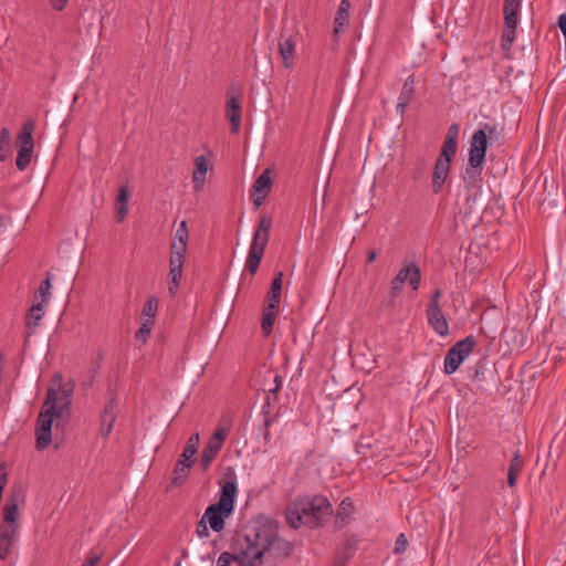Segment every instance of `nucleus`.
Wrapping results in <instances>:
<instances>
[{
	"label": "nucleus",
	"mask_w": 566,
	"mask_h": 566,
	"mask_svg": "<svg viewBox=\"0 0 566 566\" xmlns=\"http://www.w3.org/2000/svg\"><path fill=\"white\" fill-rule=\"evenodd\" d=\"M7 483V469L4 464H0V499L2 497V491Z\"/></svg>",
	"instance_id": "603ef678"
},
{
	"label": "nucleus",
	"mask_w": 566,
	"mask_h": 566,
	"mask_svg": "<svg viewBox=\"0 0 566 566\" xmlns=\"http://www.w3.org/2000/svg\"><path fill=\"white\" fill-rule=\"evenodd\" d=\"M192 467V463L178 459L176 467L174 469L172 482L174 484H182L189 474V469Z\"/></svg>",
	"instance_id": "a878e982"
},
{
	"label": "nucleus",
	"mask_w": 566,
	"mask_h": 566,
	"mask_svg": "<svg viewBox=\"0 0 566 566\" xmlns=\"http://www.w3.org/2000/svg\"><path fill=\"white\" fill-rule=\"evenodd\" d=\"M153 325H154L153 321L145 319L142 323V326L139 327V329L135 334L136 340L145 343L151 333Z\"/></svg>",
	"instance_id": "e433bc0d"
},
{
	"label": "nucleus",
	"mask_w": 566,
	"mask_h": 566,
	"mask_svg": "<svg viewBox=\"0 0 566 566\" xmlns=\"http://www.w3.org/2000/svg\"><path fill=\"white\" fill-rule=\"evenodd\" d=\"M188 238H189V232H188L187 222L185 220H182L179 223L178 228L176 229L174 240L188 242Z\"/></svg>",
	"instance_id": "a19ab883"
},
{
	"label": "nucleus",
	"mask_w": 566,
	"mask_h": 566,
	"mask_svg": "<svg viewBox=\"0 0 566 566\" xmlns=\"http://www.w3.org/2000/svg\"><path fill=\"white\" fill-rule=\"evenodd\" d=\"M522 471V459L518 452L514 453L507 472V484L513 488L516 483L517 476Z\"/></svg>",
	"instance_id": "bb28decb"
},
{
	"label": "nucleus",
	"mask_w": 566,
	"mask_h": 566,
	"mask_svg": "<svg viewBox=\"0 0 566 566\" xmlns=\"http://www.w3.org/2000/svg\"><path fill=\"white\" fill-rule=\"evenodd\" d=\"M12 544L1 543L0 542V558L7 559L9 554L11 553Z\"/></svg>",
	"instance_id": "864d4df0"
},
{
	"label": "nucleus",
	"mask_w": 566,
	"mask_h": 566,
	"mask_svg": "<svg viewBox=\"0 0 566 566\" xmlns=\"http://www.w3.org/2000/svg\"><path fill=\"white\" fill-rule=\"evenodd\" d=\"M117 418L116 394L109 391L106 396V403L99 415V434L107 438Z\"/></svg>",
	"instance_id": "9d476101"
},
{
	"label": "nucleus",
	"mask_w": 566,
	"mask_h": 566,
	"mask_svg": "<svg viewBox=\"0 0 566 566\" xmlns=\"http://www.w3.org/2000/svg\"><path fill=\"white\" fill-rule=\"evenodd\" d=\"M423 167H424V163L419 164L418 171H419V172H421V171H422V169H423Z\"/></svg>",
	"instance_id": "bf43d9fd"
},
{
	"label": "nucleus",
	"mask_w": 566,
	"mask_h": 566,
	"mask_svg": "<svg viewBox=\"0 0 566 566\" xmlns=\"http://www.w3.org/2000/svg\"><path fill=\"white\" fill-rule=\"evenodd\" d=\"M285 517L292 528H298L301 525L308 526V515L304 514L303 504L300 499L293 501L286 509Z\"/></svg>",
	"instance_id": "2eb2a0df"
},
{
	"label": "nucleus",
	"mask_w": 566,
	"mask_h": 566,
	"mask_svg": "<svg viewBox=\"0 0 566 566\" xmlns=\"http://www.w3.org/2000/svg\"><path fill=\"white\" fill-rule=\"evenodd\" d=\"M441 296H442V291L440 289L434 290L432 295L430 296V300H429L426 308L441 307L440 306Z\"/></svg>",
	"instance_id": "de8ad7c7"
},
{
	"label": "nucleus",
	"mask_w": 566,
	"mask_h": 566,
	"mask_svg": "<svg viewBox=\"0 0 566 566\" xmlns=\"http://www.w3.org/2000/svg\"><path fill=\"white\" fill-rule=\"evenodd\" d=\"M128 213V205H117L116 217L117 221L122 222Z\"/></svg>",
	"instance_id": "3c124183"
},
{
	"label": "nucleus",
	"mask_w": 566,
	"mask_h": 566,
	"mask_svg": "<svg viewBox=\"0 0 566 566\" xmlns=\"http://www.w3.org/2000/svg\"><path fill=\"white\" fill-rule=\"evenodd\" d=\"M227 436L228 430L224 427H218L213 434L209 438L207 446L202 450L200 457V465L203 470L208 469L212 461L217 458Z\"/></svg>",
	"instance_id": "1a4fd4ad"
},
{
	"label": "nucleus",
	"mask_w": 566,
	"mask_h": 566,
	"mask_svg": "<svg viewBox=\"0 0 566 566\" xmlns=\"http://www.w3.org/2000/svg\"><path fill=\"white\" fill-rule=\"evenodd\" d=\"M227 117L231 123V132L238 133L241 123V105L238 97L232 96L227 102Z\"/></svg>",
	"instance_id": "6ab92c4d"
},
{
	"label": "nucleus",
	"mask_w": 566,
	"mask_h": 566,
	"mask_svg": "<svg viewBox=\"0 0 566 566\" xmlns=\"http://www.w3.org/2000/svg\"><path fill=\"white\" fill-rule=\"evenodd\" d=\"M280 55L283 60L284 67L289 69L293 65L295 55V43L291 38L281 39L279 42Z\"/></svg>",
	"instance_id": "b1692460"
},
{
	"label": "nucleus",
	"mask_w": 566,
	"mask_h": 566,
	"mask_svg": "<svg viewBox=\"0 0 566 566\" xmlns=\"http://www.w3.org/2000/svg\"><path fill=\"white\" fill-rule=\"evenodd\" d=\"M18 524H7L0 527V542L12 544L14 543L17 535Z\"/></svg>",
	"instance_id": "473e14b6"
},
{
	"label": "nucleus",
	"mask_w": 566,
	"mask_h": 566,
	"mask_svg": "<svg viewBox=\"0 0 566 566\" xmlns=\"http://www.w3.org/2000/svg\"><path fill=\"white\" fill-rule=\"evenodd\" d=\"M415 86H416V77L413 74H411L405 80L402 88L400 91L397 106H396V112L398 114L403 115L406 107L408 106V104L410 103V101L412 99V97L415 95V91H416Z\"/></svg>",
	"instance_id": "f3484780"
},
{
	"label": "nucleus",
	"mask_w": 566,
	"mask_h": 566,
	"mask_svg": "<svg viewBox=\"0 0 566 566\" xmlns=\"http://www.w3.org/2000/svg\"><path fill=\"white\" fill-rule=\"evenodd\" d=\"M356 551L355 542L354 541H347L344 546V553L343 558L340 559V556H337L335 559V566H344L346 560L350 558Z\"/></svg>",
	"instance_id": "4c0bfd02"
},
{
	"label": "nucleus",
	"mask_w": 566,
	"mask_h": 566,
	"mask_svg": "<svg viewBox=\"0 0 566 566\" xmlns=\"http://www.w3.org/2000/svg\"><path fill=\"white\" fill-rule=\"evenodd\" d=\"M274 384L275 386L273 388H270L269 389V394L266 395V405H270V401H271V396H273L274 400L276 399V392L280 390V388L282 387V384H283V378L279 375H276L274 377Z\"/></svg>",
	"instance_id": "a18cd8bd"
},
{
	"label": "nucleus",
	"mask_w": 566,
	"mask_h": 566,
	"mask_svg": "<svg viewBox=\"0 0 566 566\" xmlns=\"http://www.w3.org/2000/svg\"><path fill=\"white\" fill-rule=\"evenodd\" d=\"M129 192L125 186L120 187L117 195L118 205H128Z\"/></svg>",
	"instance_id": "8fccbe9b"
},
{
	"label": "nucleus",
	"mask_w": 566,
	"mask_h": 566,
	"mask_svg": "<svg viewBox=\"0 0 566 566\" xmlns=\"http://www.w3.org/2000/svg\"><path fill=\"white\" fill-rule=\"evenodd\" d=\"M212 169V164L203 155L195 158V169L192 172L193 189L199 192L203 189L207 178V172Z\"/></svg>",
	"instance_id": "ddd939ff"
},
{
	"label": "nucleus",
	"mask_w": 566,
	"mask_h": 566,
	"mask_svg": "<svg viewBox=\"0 0 566 566\" xmlns=\"http://www.w3.org/2000/svg\"><path fill=\"white\" fill-rule=\"evenodd\" d=\"M350 1L342 0L334 20V34L338 35L349 23Z\"/></svg>",
	"instance_id": "aec40b11"
},
{
	"label": "nucleus",
	"mask_w": 566,
	"mask_h": 566,
	"mask_svg": "<svg viewBox=\"0 0 566 566\" xmlns=\"http://www.w3.org/2000/svg\"><path fill=\"white\" fill-rule=\"evenodd\" d=\"M46 303L38 301L34 303L31 308L29 310V318H28V325L31 326H38L39 322L44 316V306Z\"/></svg>",
	"instance_id": "c85d7f7f"
},
{
	"label": "nucleus",
	"mask_w": 566,
	"mask_h": 566,
	"mask_svg": "<svg viewBox=\"0 0 566 566\" xmlns=\"http://www.w3.org/2000/svg\"><path fill=\"white\" fill-rule=\"evenodd\" d=\"M237 492L238 486L235 479L224 481V483L221 484L219 501L216 504L233 512Z\"/></svg>",
	"instance_id": "dca6fc26"
},
{
	"label": "nucleus",
	"mask_w": 566,
	"mask_h": 566,
	"mask_svg": "<svg viewBox=\"0 0 566 566\" xmlns=\"http://www.w3.org/2000/svg\"><path fill=\"white\" fill-rule=\"evenodd\" d=\"M269 426H270V422H269V420H266V421H265V427H266V429L269 428Z\"/></svg>",
	"instance_id": "052dcab7"
},
{
	"label": "nucleus",
	"mask_w": 566,
	"mask_h": 566,
	"mask_svg": "<svg viewBox=\"0 0 566 566\" xmlns=\"http://www.w3.org/2000/svg\"><path fill=\"white\" fill-rule=\"evenodd\" d=\"M196 534L199 538L209 537V524L202 517L199 520L196 526Z\"/></svg>",
	"instance_id": "c03bdc74"
},
{
	"label": "nucleus",
	"mask_w": 566,
	"mask_h": 566,
	"mask_svg": "<svg viewBox=\"0 0 566 566\" xmlns=\"http://www.w3.org/2000/svg\"><path fill=\"white\" fill-rule=\"evenodd\" d=\"M497 137L496 126L488 123L483 124L481 128L476 129L471 139L469 148L470 161L480 164L485 163V156L488 150V139Z\"/></svg>",
	"instance_id": "39448f33"
},
{
	"label": "nucleus",
	"mask_w": 566,
	"mask_h": 566,
	"mask_svg": "<svg viewBox=\"0 0 566 566\" xmlns=\"http://www.w3.org/2000/svg\"><path fill=\"white\" fill-rule=\"evenodd\" d=\"M71 389L60 387V389L50 388L48 391L46 400L40 411L36 421L35 447L38 450H44L52 441V423L54 416L62 413V408H67L70 405Z\"/></svg>",
	"instance_id": "f03ea898"
},
{
	"label": "nucleus",
	"mask_w": 566,
	"mask_h": 566,
	"mask_svg": "<svg viewBox=\"0 0 566 566\" xmlns=\"http://www.w3.org/2000/svg\"><path fill=\"white\" fill-rule=\"evenodd\" d=\"M10 147V130L7 127H3L0 132V160H4L7 158V154Z\"/></svg>",
	"instance_id": "f704fd0d"
},
{
	"label": "nucleus",
	"mask_w": 566,
	"mask_h": 566,
	"mask_svg": "<svg viewBox=\"0 0 566 566\" xmlns=\"http://www.w3.org/2000/svg\"><path fill=\"white\" fill-rule=\"evenodd\" d=\"M505 27L502 33V42L503 46L511 45L515 39V30L517 25V21H504Z\"/></svg>",
	"instance_id": "72a5a7b5"
},
{
	"label": "nucleus",
	"mask_w": 566,
	"mask_h": 566,
	"mask_svg": "<svg viewBox=\"0 0 566 566\" xmlns=\"http://www.w3.org/2000/svg\"><path fill=\"white\" fill-rule=\"evenodd\" d=\"M33 149L18 148V155L15 159L17 168L23 171L32 160Z\"/></svg>",
	"instance_id": "2f4dec72"
},
{
	"label": "nucleus",
	"mask_w": 566,
	"mask_h": 566,
	"mask_svg": "<svg viewBox=\"0 0 566 566\" xmlns=\"http://www.w3.org/2000/svg\"><path fill=\"white\" fill-rule=\"evenodd\" d=\"M458 148V140H454L452 137H446L442 150L440 156L438 157L439 160H446L447 163L451 164L452 157L455 155Z\"/></svg>",
	"instance_id": "cd10ccee"
},
{
	"label": "nucleus",
	"mask_w": 566,
	"mask_h": 566,
	"mask_svg": "<svg viewBox=\"0 0 566 566\" xmlns=\"http://www.w3.org/2000/svg\"><path fill=\"white\" fill-rule=\"evenodd\" d=\"M458 133H459V126L457 124H453L450 126L447 137H452L454 140H457Z\"/></svg>",
	"instance_id": "4d7b16f0"
},
{
	"label": "nucleus",
	"mask_w": 566,
	"mask_h": 566,
	"mask_svg": "<svg viewBox=\"0 0 566 566\" xmlns=\"http://www.w3.org/2000/svg\"><path fill=\"white\" fill-rule=\"evenodd\" d=\"M20 494H13L3 506V518L8 524H17L19 517Z\"/></svg>",
	"instance_id": "4be33fe9"
},
{
	"label": "nucleus",
	"mask_w": 566,
	"mask_h": 566,
	"mask_svg": "<svg viewBox=\"0 0 566 566\" xmlns=\"http://www.w3.org/2000/svg\"><path fill=\"white\" fill-rule=\"evenodd\" d=\"M280 301H281V294L269 292L266 308L277 311Z\"/></svg>",
	"instance_id": "09e8293b"
},
{
	"label": "nucleus",
	"mask_w": 566,
	"mask_h": 566,
	"mask_svg": "<svg viewBox=\"0 0 566 566\" xmlns=\"http://www.w3.org/2000/svg\"><path fill=\"white\" fill-rule=\"evenodd\" d=\"M49 2L53 9L62 11L69 3V0H49Z\"/></svg>",
	"instance_id": "5fc2aeb1"
},
{
	"label": "nucleus",
	"mask_w": 566,
	"mask_h": 566,
	"mask_svg": "<svg viewBox=\"0 0 566 566\" xmlns=\"http://www.w3.org/2000/svg\"><path fill=\"white\" fill-rule=\"evenodd\" d=\"M158 308V301L155 297H149L143 307V316L145 319H150L154 322Z\"/></svg>",
	"instance_id": "c9c22d12"
},
{
	"label": "nucleus",
	"mask_w": 566,
	"mask_h": 566,
	"mask_svg": "<svg viewBox=\"0 0 566 566\" xmlns=\"http://www.w3.org/2000/svg\"><path fill=\"white\" fill-rule=\"evenodd\" d=\"M521 8V0L504 1V21H517V13Z\"/></svg>",
	"instance_id": "c756f323"
},
{
	"label": "nucleus",
	"mask_w": 566,
	"mask_h": 566,
	"mask_svg": "<svg viewBox=\"0 0 566 566\" xmlns=\"http://www.w3.org/2000/svg\"><path fill=\"white\" fill-rule=\"evenodd\" d=\"M187 243L188 242L174 240L170 245L168 291L171 296L177 293L180 285L185 256L187 253Z\"/></svg>",
	"instance_id": "20e7f679"
},
{
	"label": "nucleus",
	"mask_w": 566,
	"mask_h": 566,
	"mask_svg": "<svg viewBox=\"0 0 566 566\" xmlns=\"http://www.w3.org/2000/svg\"><path fill=\"white\" fill-rule=\"evenodd\" d=\"M232 514L231 511L223 509L222 506H219L218 504H211L209 505L203 515L202 518L208 522L209 527L216 532L220 533L224 530L226 526V520Z\"/></svg>",
	"instance_id": "9b49d317"
},
{
	"label": "nucleus",
	"mask_w": 566,
	"mask_h": 566,
	"mask_svg": "<svg viewBox=\"0 0 566 566\" xmlns=\"http://www.w3.org/2000/svg\"><path fill=\"white\" fill-rule=\"evenodd\" d=\"M406 283H408L413 291L419 290L421 283V272L416 263H406L398 271L390 283L391 293L394 295L399 294Z\"/></svg>",
	"instance_id": "6e6552de"
},
{
	"label": "nucleus",
	"mask_w": 566,
	"mask_h": 566,
	"mask_svg": "<svg viewBox=\"0 0 566 566\" xmlns=\"http://www.w3.org/2000/svg\"><path fill=\"white\" fill-rule=\"evenodd\" d=\"M235 546L239 548V566H262L266 555L283 557L292 552V544L280 537L277 523L266 516L250 523Z\"/></svg>",
	"instance_id": "f257e3e1"
},
{
	"label": "nucleus",
	"mask_w": 566,
	"mask_h": 566,
	"mask_svg": "<svg viewBox=\"0 0 566 566\" xmlns=\"http://www.w3.org/2000/svg\"><path fill=\"white\" fill-rule=\"evenodd\" d=\"M272 187L270 170H264L254 181L251 190V199L256 207L263 205Z\"/></svg>",
	"instance_id": "f8f14e48"
},
{
	"label": "nucleus",
	"mask_w": 566,
	"mask_h": 566,
	"mask_svg": "<svg viewBox=\"0 0 566 566\" xmlns=\"http://www.w3.org/2000/svg\"><path fill=\"white\" fill-rule=\"evenodd\" d=\"M101 560L99 555L95 554L92 555L86 563H84L82 566H96L98 562Z\"/></svg>",
	"instance_id": "6e6d98bb"
},
{
	"label": "nucleus",
	"mask_w": 566,
	"mask_h": 566,
	"mask_svg": "<svg viewBox=\"0 0 566 566\" xmlns=\"http://www.w3.org/2000/svg\"><path fill=\"white\" fill-rule=\"evenodd\" d=\"M426 316L428 324L440 337L449 335V323L441 307L426 308Z\"/></svg>",
	"instance_id": "4468645a"
},
{
	"label": "nucleus",
	"mask_w": 566,
	"mask_h": 566,
	"mask_svg": "<svg viewBox=\"0 0 566 566\" xmlns=\"http://www.w3.org/2000/svg\"><path fill=\"white\" fill-rule=\"evenodd\" d=\"M271 226V218L263 216L253 233L245 262V266L251 274H255L260 266L269 242Z\"/></svg>",
	"instance_id": "7ed1b4c3"
},
{
	"label": "nucleus",
	"mask_w": 566,
	"mask_h": 566,
	"mask_svg": "<svg viewBox=\"0 0 566 566\" xmlns=\"http://www.w3.org/2000/svg\"><path fill=\"white\" fill-rule=\"evenodd\" d=\"M475 345L473 336H467L463 339L458 340L448 350L444 361L443 371L447 375L454 374L465 358L470 356Z\"/></svg>",
	"instance_id": "423d86ee"
},
{
	"label": "nucleus",
	"mask_w": 566,
	"mask_h": 566,
	"mask_svg": "<svg viewBox=\"0 0 566 566\" xmlns=\"http://www.w3.org/2000/svg\"><path fill=\"white\" fill-rule=\"evenodd\" d=\"M408 545H409V543H408L406 535L403 533H400L396 538L394 553L397 555L405 553Z\"/></svg>",
	"instance_id": "79ce46f5"
},
{
	"label": "nucleus",
	"mask_w": 566,
	"mask_h": 566,
	"mask_svg": "<svg viewBox=\"0 0 566 566\" xmlns=\"http://www.w3.org/2000/svg\"><path fill=\"white\" fill-rule=\"evenodd\" d=\"M200 442V436L198 432L191 434V437L187 440L186 447L179 459L188 461L193 464L195 455L198 451Z\"/></svg>",
	"instance_id": "393cba45"
},
{
	"label": "nucleus",
	"mask_w": 566,
	"mask_h": 566,
	"mask_svg": "<svg viewBox=\"0 0 566 566\" xmlns=\"http://www.w3.org/2000/svg\"><path fill=\"white\" fill-rule=\"evenodd\" d=\"M353 512V501L349 497L344 499L340 502L338 515L340 517H348Z\"/></svg>",
	"instance_id": "37998d69"
},
{
	"label": "nucleus",
	"mask_w": 566,
	"mask_h": 566,
	"mask_svg": "<svg viewBox=\"0 0 566 566\" xmlns=\"http://www.w3.org/2000/svg\"><path fill=\"white\" fill-rule=\"evenodd\" d=\"M282 280H283V273L277 272L271 283V287L269 292L281 294L282 292Z\"/></svg>",
	"instance_id": "49530a36"
},
{
	"label": "nucleus",
	"mask_w": 566,
	"mask_h": 566,
	"mask_svg": "<svg viewBox=\"0 0 566 566\" xmlns=\"http://www.w3.org/2000/svg\"><path fill=\"white\" fill-rule=\"evenodd\" d=\"M238 556H239V548L234 547V554L223 552L220 554L217 566H230L232 562L238 563Z\"/></svg>",
	"instance_id": "58836bf2"
},
{
	"label": "nucleus",
	"mask_w": 566,
	"mask_h": 566,
	"mask_svg": "<svg viewBox=\"0 0 566 566\" xmlns=\"http://www.w3.org/2000/svg\"><path fill=\"white\" fill-rule=\"evenodd\" d=\"M485 163H471L468 160V166L465 168L463 179L469 188L476 186L482 179V170Z\"/></svg>",
	"instance_id": "5701e85b"
},
{
	"label": "nucleus",
	"mask_w": 566,
	"mask_h": 566,
	"mask_svg": "<svg viewBox=\"0 0 566 566\" xmlns=\"http://www.w3.org/2000/svg\"><path fill=\"white\" fill-rule=\"evenodd\" d=\"M33 132H34L33 119L25 120V123L23 124V126L17 137V147L25 148V149H34Z\"/></svg>",
	"instance_id": "412c9836"
},
{
	"label": "nucleus",
	"mask_w": 566,
	"mask_h": 566,
	"mask_svg": "<svg viewBox=\"0 0 566 566\" xmlns=\"http://www.w3.org/2000/svg\"><path fill=\"white\" fill-rule=\"evenodd\" d=\"M51 290V280L50 277H46L44 281L41 282L39 287V295L35 297H41L40 302L48 303L49 295Z\"/></svg>",
	"instance_id": "ea45409f"
},
{
	"label": "nucleus",
	"mask_w": 566,
	"mask_h": 566,
	"mask_svg": "<svg viewBox=\"0 0 566 566\" xmlns=\"http://www.w3.org/2000/svg\"><path fill=\"white\" fill-rule=\"evenodd\" d=\"M450 172V163H447V159L439 160L437 159L432 174V191L434 193H439L448 178Z\"/></svg>",
	"instance_id": "a211bd4d"
},
{
	"label": "nucleus",
	"mask_w": 566,
	"mask_h": 566,
	"mask_svg": "<svg viewBox=\"0 0 566 566\" xmlns=\"http://www.w3.org/2000/svg\"><path fill=\"white\" fill-rule=\"evenodd\" d=\"M276 313H277L276 310H269L266 307L263 312L261 327H262V331L265 336H269L270 333L272 332V328H273V325L275 322V317H276Z\"/></svg>",
	"instance_id": "7c9ffc66"
},
{
	"label": "nucleus",
	"mask_w": 566,
	"mask_h": 566,
	"mask_svg": "<svg viewBox=\"0 0 566 566\" xmlns=\"http://www.w3.org/2000/svg\"><path fill=\"white\" fill-rule=\"evenodd\" d=\"M300 501L303 504L304 514L310 517V527L318 526L332 512L328 500L323 495L302 497Z\"/></svg>",
	"instance_id": "0eeeda50"
},
{
	"label": "nucleus",
	"mask_w": 566,
	"mask_h": 566,
	"mask_svg": "<svg viewBox=\"0 0 566 566\" xmlns=\"http://www.w3.org/2000/svg\"><path fill=\"white\" fill-rule=\"evenodd\" d=\"M377 258V252L375 250L368 251L367 262L373 263Z\"/></svg>",
	"instance_id": "13d9d810"
}]
</instances>
